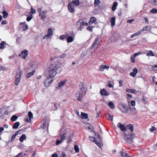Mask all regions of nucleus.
Returning a JSON list of instances; mask_svg holds the SVG:
<instances>
[{
  "mask_svg": "<svg viewBox=\"0 0 157 157\" xmlns=\"http://www.w3.org/2000/svg\"><path fill=\"white\" fill-rule=\"evenodd\" d=\"M56 69H47L45 71V74L47 78H52L54 77L57 72Z\"/></svg>",
  "mask_w": 157,
  "mask_h": 157,
  "instance_id": "obj_1",
  "label": "nucleus"
},
{
  "mask_svg": "<svg viewBox=\"0 0 157 157\" xmlns=\"http://www.w3.org/2000/svg\"><path fill=\"white\" fill-rule=\"evenodd\" d=\"M118 108L121 110V112L123 113H127L128 112L129 108L125 104H120L118 105Z\"/></svg>",
  "mask_w": 157,
  "mask_h": 157,
  "instance_id": "obj_2",
  "label": "nucleus"
},
{
  "mask_svg": "<svg viewBox=\"0 0 157 157\" xmlns=\"http://www.w3.org/2000/svg\"><path fill=\"white\" fill-rule=\"evenodd\" d=\"M60 140H56V144L58 145L63 142L64 140L66 139L67 134L65 130H64L62 134H61Z\"/></svg>",
  "mask_w": 157,
  "mask_h": 157,
  "instance_id": "obj_3",
  "label": "nucleus"
},
{
  "mask_svg": "<svg viewBox=\"0 0 157 157\" xmlns=\"http://www.w3.org/2000/svg\"><path fill=\"white\" fill-rule=\"evenodd\" d=\"M79 86L80 89L79 92H81V93L86 94L87 89L86 84L83 82H81L79 84Z\"/></svg>",
  "mask_w": 157,
  "mask_h": 157,
  "instance_id": "obj_4",
  "label": "nucleus"
},
{
  "mask_svg": "<svg viewBox=\"0 0 157 157\" xmlns=\"http://www.w3.org/2000/svg\"><path fill=\"white\" fill-rule=\"evenodd\" d=\"M21 72L20 69H19V70L17 72L15 76L16 79L15 81V84L16 86L18 85V82L20 81L21 76Z\"/></svg>",
  "mask_w": 157,
  "mask_h": 157,
  "instance_id": "obj_5",
  "label": "nucleus"
},
{
  "mask_svg": "<svg viewBox=\"0 0 157 157\" xmlns=\"http://www.w3.org/2000/svg\"><path fill=\"white\" fill-rule=\"evenodd\" d=\"M53 35V32L52 29L49 28L48 30V33L46 35L43 37V39H51Z\"/></svg>",
  "mask_w": 157,
  "mask_h": 157,
  "instance_id": "obj_6",
  "label": "nucleus"
},
{
  "mask_svg": "<svg viewBox=\"0 0 157 157\" xmlns=\"http://www.w3.org/2000/svg\"><path fill=\"white\" fill-rule=\"evenodd\" d=\"M38 11L39 13L40 16H41L42 19H44L46 17V16L45 14L47 13V10L42 11L41 8H39L38 10Z\"/></svg>",
  "mask_w": 157,
  "mask_h": 157,
  "instance_id": "obj_7",
  "label": "nucleus"
},
{
  "mask_svg": "<svg viewBox=\"0 0 157 157\" xmlns=\"http://www.w3.org/2000/svg\"><path fill=\"white\" fill-rule=\"evenodd\" d=\"M53 80L52 78H47L44 82L45 86L47 87L49 86L52 84Z\"/></svg>",
  "mask_w": 157,
  "mask_h": 157,
  "instance_id": "obj_8",
  "label": "nucleus"
},
{
  "mask_svg": "<svg viewBox=\"0 0 157 157\" xmlns=\"http://www.w3.org/2000/svg\"><path fill=\"white\" fill-rule=\"evenodd\" d=\"M119 34L117 33H113L111 37V39L113 42L116 41L119 37Z\"/></svg>",
  "mask_w": 157,
  "mask_h": 157,
  "instance_id": "obj_9",
  "label": "nucleus"
},
{
  "mask_svg": "<svg viewBox=\"0 0 157 157\" xmlns=\"http://www.w3.org/2000/svg\"><path fill=\"white\" fill-rule=\"evenodd\" d=\"M124 139L129 144H132V139L129 136V135H127L126 133H124Z\"/></svg>",
  "mask_w": 157,
  "mask_h": 157,
  "instance_id": "obj_10",
  "label": "nucleus"
},
{
  "mask_svg": "<svg viewBox=\"0 0 157 157\" xmlns=\"http://www.w3.org/2000/svg\"><path fill=\"white\" fill-rule=\"evenodd\" d=\"M117 127L120 128V130L123 132H125L126 130V128L125 127V125L122 124L121 123H118L117 125Z\"/></svg>",
  "mask_w": 157,
  "mask_h": 157,
  "instance_id": "obj_11",
  "label": "nucleus"
},
{
  "mask_svg": "<svg viewBox=\"0 0 157 157\" xmlns=\"http://www.w3.org/2000/svg\"><path fill=\"white\" fill-rule=\"evenodd\" d=\"M68 8L69 11L71 13H73L75 12V10L74 6L71 3H69L68 6Z\"/></svg>",
  "mask_w": 157,
  "mask_h": 157,
  "instance_id": "obj_12",
  "label": "nucleus"
},
{
  "mask_svg": "<svg viewBox=\"0 0 157 157\" xmlns=\"http://www.w3.org/2000/svg\"><path fill=\"white\" fill-rule=\"evenodd\" d=\"M67 81V79L64 80L63 81H61L59 82L56 86V87L58 89L60 88L62 86H63L65 83V82Z\"/></svg>",
  "mask_w": 157,
  "mask_h": 157,
  "instance_id": "obj_13",
  "label": "nucleus"
},
{
  "mask_svg": "<svg viewBox=\"0 0 157 157\" xmlns=\"http://www.w3.org/2000/svg\"><path fill=\"white\" fill-rule=\"evenodd\" d=\"M100 93L103 96H108L109 94V93L108 92L104 89H103L100 90Z\"/></svg>",
  "mask_w": 157,
  "mask_h": 157,
  "instance_id": "obj_14",
  "label": "nucleus"
},
{
  "mask_svg": "<svg viewBox=\"0 0 157 157\" xmlns=\"http://www.w3.org/2000/svg\"><path fill=\"white\" fill-rule=\"evenodd\" d=\"M99 40V38H97L96 39L92 45L91 47L93 48L96 47L97 46L98 44L100 43Z\"/></svg>",
  "mask_w": 157,
  "mask_h": 157,
  "instance_id": "obj_15",
  "label": "nucleus"
},
{
  "mask_svg": "<svg viewBox=\"0 0 157 157\" xmlns=\"http://www.w3.org/2000/svg\"><path fill=\"white\" fill-rule=\"evenodd\" d=\"M126 129H129L131 132H132L134 129V127L132 124H129L126 126Z\"/></svg>",
  "mask_w": 157,
  "mask_h": 157,
  "instance_id": "obj_16",
  "label": "nucleus"
},
{
  "mask_svg": "<svg viewBox=\"0 0 157 157\" xmlns=\"http://www.w3.org/2000/svg\"><path fill=\"white\" fill-rule=\"evenodd\" d=\"M22 25L23 30L24 31H25L28 29V27L27 24H25L24 22H21L20 23V25Z\"/></svg>",
  "mask_w": 157,
  "mask_h": 157,
  "instance_id": "obj_17",
  "label": "nucleus"
},
{
  "mask_svg": "<svg viewBox=\"0 0 157 157\" xmlns=\"http://www.w3.org/2000/svg\"><path fill=\"white\" fill-rule=\"evenodd\" d=\"M138 72V69H133V71L130 73V75L132 77H135Z\"/></svg>",
  "mask_w": 157,
  "mask_h": 157,
  "instance_id": "obj_18",
  "label": "nucleus"
},
{
  "mask_svg": "<svg viewBox=\"0 0 157 157\" xmlns=\"http://www.w3.org/2000/svg\"><path fill=\"white\" fill-rule=\"evenodd\" d=\"M28 54V52L26 50H25V51H22L21 53L22 58L24 59L25 58Z\"/></svg>",
  "mask_w": 157,
  "mask_h": 157,
  "instance_id": "obj_19",
  "label": "nucleus"
},
{
  "mask_svg": "<svg viewBox=\"0 0 157 157\" xmlns=\"http://www.w3.org/2000/svg\"><path fill=\"white\" fill-rule=\"evenodd\" d=\"M96 21V18L94 17H92L90 19V20L89 22V24L90 25L92 24Z\"/></svg>",
  "mask_w": 157,
  "mask_h": 157,
  "instance_id": "obj_20",
  "label": "nucleus"
},
{
  "mask_svg": "<svg viewBox=\"0 0 157 157\" xmlns=\"http://www.w3.org/2000/svg\"><path fill=\"white\" fill-rule=\"evenodd\" d=\"M6 45V42L3 41H2L0 44V49H3L5 48Z\"/></svg>",
  "mask_w": 157,
  "mask_h": 157,
  "instance_id": "obj_21",
  "label": "nucleus"
},
{
  "mask_svg": "<svg viewBox=\"0 0 157 157\" xmlns=\"http://www.w3.org/2000/svg\"><path fill=\"white\" fill-rule=\"evenodd\" d=\"M115 17H113L110 19L111 25L112 26H114L115 25Z\"/></svg>",
  "mask_w": 157,
  "mask_h": 157,
  "instance_id": "obj_22",
  "label": "nucleus"
},
{
  "mask_svg": "<svg viewBox=\"0 0 157 157\" xmlns=\"http://www.w3.org/2000/svg\"><path fill=\"white\" fill-rule=\"evenodd\" d=\"M81 118L82 119H87L88 118V114L83 112L81 113Z\"/></svg>",
  "mask_w": 157,
  "mask_h": 157,
  "instance_id": "obj_23",
  "label": "nucleus"
},
{
  "mask_svg": "<svg viewBox=\"0 0 157 157\" xmlns=\"http://www.w3.org/2000/svg\"><path fill=\"white\" fill-rule=\"evenodd\" d=\"M129 108L130 110L132 112L130 113V114L134 115L135 114V113L136 112V110L134 107H132L131 108L130 106H129Z\"/></svg>",
  "mask_w": 157,
  "mask_h": 157,
  "instance_id": "obj_24",
  "label": "nucleus"
},
{
  "mask_svg": "<svg viewBox=\"0 0 157 157\" xmlns=\"http://www.w3.org/2000/svg\"><path fill=\"white\" fill-rule=\"evenodd\" d=\"M105 117L107 119L111 121H113V117L110 114H106L105 115Z\"/></svg>",
  "mask_w": 157,
  "mask_h": 157,
  "instance_id": "obj_25",
  "label": "nucleus"
},
{
  "mask_svg": "<svg viewBox=\"0 0 157 157\" xmlns=\"http://www.w3.org/2000/svg\"><path fill=\"white\" fill-rule=\"evenodd\" d=\"M118 5V3L117 2H115L113 3V6L112 8V10L114 11L116 9V7Z\"/></svg>",
  "mask_w": 157,
  "mask_h": 157,
  "instance_id": "obj_26",
  "label": "nucleus"
},
{
  "mask_svg": "<svg viewBox=\"0 0 157 157\" xmlns=\"http://www.w3.org/2000/svg\"><path fill=\"white\" fill-rule=\"evenodd\" d=\"M109 66H106L104 64H102L100 65L99 69H109Z\"/></svg>",
  "mask_w": 157,
  "mask_h": 157,
  "instance_id": "obj_27",
  "label": "nucleus"
},
{
  "mask_svg": "<svg viewBox=\"0 0 157 157\" xmlns=\"http://www.w3.org/2000/svg\"><path fill=\"white\" fill-rule=\"evenodd\" d=\"M79 22H80V26L81 27L83 26H86L88 25V24L87 23H85V22L81 20H79Z\"/></svg>",
  "mask_w": 157,
  "mask_h": 157,
  "instance_id": "obj_28",
  "label": "nucleus"
},
{
  "mask_svg": "<svg viewBox=\"0 0 157 157\" xmlns=\"http://www.w3.org/2000/svg\"><path fill=\"white\" fill-rule=\"evenodd\" d=\"M19 125L20 123L19 122H16L14 124L13 126V129H17L18 128Z\"/></svg>",
  "mask_w": 157,
  "mask_h": 157,
  "instance_id": "obj_29",
  "label": "nucleus"
},
{
  "mask_svg": "<svg viewBox=\"0 0 157 157\" xmlns=\"http://www.w3.org/2000/svg\"><path fill=\"white\" fill-rule=\"evenodd\" d=\"M5 111V109L4 108H1L0 109V117L3 116L4 115Z\"/></svg>",
  "mask_w": 157,
  "mask_h": 157,
  "instance_id": "obj_30",
  "label": "nucleus"
},
{
  "mask_svg": "<svg viewBox=\"0 0 157 157\" xmlns=\"http://www.w3.org/2000/svg\"><path fill=\"white\" fill-rule=\"evenodd\" d=\"M126 91L129 93H133L134 94H136L137 91L135 89H128Z\"/></svg>",
  "mask_w": 157,
  "mask_h": 157,
  "instance_id": "obj_31",
  "label": "nucleus"
},
{
  "mask_svg": "<svg viewBox=\"0 0 157 157\" xmlns=\"http://www.w3.org/2000/svg\"><path fill=\"white\" fill-rule=\"evenodd\" d=\"M108 105L111 109H113L115 108L114 103L112 101H110L108 102Z\"/></svg>",
  "mask_w": 157,
  "mask_h": 157,
  "instance_id": "obj_32",
  "label": "nucleus"
},
{
  "mask_svg": "<svg viewBox=\"0 0 157 157\" xmlns=\"http://www.w3.org/2000/svg\"><path fill=\"white\" fill-rule=\"evenodd\" d=\"M26 136L25 134H22L21 136L20 137L19 140L21 142H22L24 140L26 139Z\"/></svg>",
  "mask_w": 157,
  "mask_h": 157,
  "instance_id": "obj_33",
  "label": "nucleus"
},
{
  "mask_svg": "<svg viewBox=\"0 0 157 157\" xmlns=\"http://www.w3.org/2000/svg\"><path fill=\"white\" fill-rule=\"evenodd\" d=\"M35 72V71L33 70L32 72L29 73L27 75V78H30L31 76H32L34 75Z\"/></svg>",
  "mask_w": 157,
  "mask_h": 157,
  "instance_id": "obj_34",
  "label": "nucleus"
},
{
  "mask_svg": "<svg viewBox=\"0 0 157 157\" xmlns=\"http://www.w3.org/2000/svg\"><path fill=\"white\" fill-rule=\"evenodd\" d=\"M18 117L16 115H13L11 118V120L12 121H14L18 118Z\"/></svg>",
  "mask_w": 157,
  "mask_h": 157,
  "instance_id": "obj_35",
  "label": "nucleus"
},
{
  "mask_svg": "<svg viewBox=\"0 0 157 157\" xmlns=\"http://www.w3.org/2000/svg\"><path fill=\"white\" fill-rule=\"evenodd\" d=\"M141 33V32L139 30L137 32L133 34L131 36V38H132L134 37H135V36H138Z\"/></svg>",
  "mask_w": 157,
  "mask_h": 157,
  "instance_id": "obj_36",
  "label": "nucleus"
},
{
  "mask_svg": "<svg viewBox=\"0 0 157 157\" xmlns=\"http://www.w3.org/2000/svg\"><path fill=\"white\" fill-rule=\"evenodd\" d=\"M73 4L76 6L78 5L79 4V0H73L72 1Z\"/></svg>",
  "mask_w": 157,
  "mask_h": 157,
  "instance_id": "obj_37",
  "label": "nucleus"
},
{
  "mask_svg": "<svg viewBox=\"0 0 157 157\" xmlns=\"http://www.w3.org/2000/svg\"><path fill=\"white\" fill-rule=\"evenodd\" d=\"M83 94L81 93V92H78L79 96L77 98V100L79 101H81V99L82 98V95Z\"/></svg>",
  "mask_w": 157,
  "mask_h": 157,
  "instance_id": "obj_38",
  "label": "nucleus"
},
{
  "mask_svg": "<svg viewBox=\"0 0 157 157\" xmlns=\"http://www.w3.org/2000/svg\"><path fill=\"white\" fill-rule=\"evenodd\" d=\"M25 155H26V154L22 152L18 154V155L15 156V157H23Z\"/></svg>",
  "mask_w": 157,
  "mask_h": 157,
  "instance_id": "obj_39",
  "label": "nucleus"
},
{
  "mask_svg": "<svg viewBox=\"0 0 157 157\" xmlns=\"http://www.w3.org/2000/svg\"><path fill=\"white\" fill-rule=\"evenodd\" d=\"M73 40V38L72 36H69L67 38V41L68 43H70L72 42Z\"/></svg>",
  "mask_w": 157,
  "mask_h": 157,
  "instance_id": "obj_40",
  "label": "nucleus"
},
{
  "mask_svg": "<svg viewBox=\"0 0 157 157\" xmlns=\"http://www.w3.org/2000/svg\"><path fill=\"white\" fill-rule=\"evenodd\" d=\"M2 14H3V17L4 18H6L8 14V13L5 11L3 12Z\"/></svg>",
  "mask_w": 157,
  "mask_h": 157,
  "instance_id": "obj_41",
  "label": "nucleus"
},
{
  "mask_svg": "<svg viewBox=\"0 0 157 157\" xmlns=\"http://www.w3.org/2000/svg\"><path fill=\"white\" fill-rule=\"evenodd\" d=\"M147 56H154V53L151 51H149L147 54Z\"/></svg>",
  "mask_w": 157,
  "mask_h": 157,
  "instance_id": "obj_42",
  "label": "nucleus"
},
{
  "mask_svg": "<svg viewBox=\"0 0 157 157\" xmlns=\"http://www.w3.org/2000/svg\"><path fill=\"white\" fill-rule=\"evenodd\" d=\"M74 149L76 152H78L79 151V149L78 146L75 145L74 146Z\"/></svg>",
  "mask_w": 157,
  "mask_h": 157,
  "instance_id": "obj_43",
  "label": "nucleus"
},
{
  "mask_svg": "<svg viewBox=\"0 0 157 157\" xmlns=\"http://www.w3.org/2000/svg\"><path fill=\"white\" fill-rule=\"evenodd\" d=\"M150 12L152 13H157V9L155 8L151 10Z\"/></svg>",
  "mask_w": 157,
  "mask_h": 157,
  "instance_id": "obj_44",
  "label": "nucleus"
},
{
  "mask_svg": "<svg viewBox=\"0 0 157 157\" xmlns=\"http://www.w3.org/2000/svg\"><path fill=\"white\" fill-rule=\"evenodd\" d=\"M28 114L29 117V118H30V119H31L33 118V114L31 112H29Z\"/></svg>",
  "mask_w": 157,
  "mask_h": 157,
  "instance_id": "obj_45",
  "label": "nucleus"
},
{
  "mask_svg": "<svg viewBox=\"0 0 157 157\" xmlns=\"http://www.w3.org/2000/svg\"><path fill=\"white\" fill-rule=\"evenodd\" d=\"M148 28V26H146L144 27L140 31L141 32V33H142V32L147 30V29Z\"/></svg>",
  "mask_w": 157,
  "mask_h": 157,
  "instance_id": "obj_46",
  "label": "nucleus"
},
{
  "mask_svg": "<svg viewBox=\"0 0 157 157\" xmlns=\"http://www.w3.org/2000/svg\"><path fill=\"white\" fill-rule=\"evenodd\" d=\"M151 2L154 5H157V1L156 0H151Z\"/></svg>",
  "mask_w": 157,
  "mask_h": 157,
  "instance_id": "obj_47",
  "label": "nucleus"
},
{
  "mask_svg": "<svg viewBox=\"0 0 157 157\" xmlns=\"http://www.w3.org/2000/svg\"><path fill=\"white\" fill-rule=\"evenodd\" d=\"M110 81H108L107 82V86H108L109 87H112V88H113V86L110 83Z\"/></svg>",
  "mask_w": 157,
  "mask_h": 157,
  "instance_id": "obj_48",
  "label": "nucleus"
},
{
  "mask_svg": "<svg viewBox=\"0 0 157 157\" xmlns=\"http://www.w3.org/2000/svg\"><path fill=\"white\" fill-rule=\"evenodd\" d=\"M100 3V0H95L94 2V5L97 6Z\"/></svg>",
  "mask_w": 157,
  "mask_h": 157,
  "instance_id": "obj_49",
  "label": "nucleus"
},
{
  "mask_svg": "<svg viewBox=\"0 0 157 157\" xmlns=\"http://www.w3.org/2000/svg\"><path fill=\"white\" fill-rule=\"evenodd\" d=\"M156 130V128L153 126H152L151 128L150 129V130L151 132H153L154 131Z\"/></svg>",
  "mask_w": 157,
  "mask_h": 157,
  "instance_id": "obj_50",
  "label": "nucleus"
},
{
  "mask_svg": "<svg viewBox=\"0 0 157 157\" xmlns=\"http://www.w3.org/2000/svg\"><path fill=\"white\" fill-rule=\"evenodd\" d=\"M94 27L93 26H89L86 28V29L87 30L90 31H92V28Z\"/></svg>",
  "mask_w": 157,
  "mask_h": 157,
  "instance_id": "obj_51",
  "label": "nucleus"
},
{
  "mask_svg": "<svg viewBox=\"0 0 157 157\" xmlns=\"http://www.w3.org/2000/svg\"><path fill=\"white\" fill-rule=\"evenodd\" d=\"M33 17L32 15H31L30 16H29V17H27V18H26V20L28 21H30L32 19V18H33Z\"/></svg>",
  "mask_w": 157,
  "mask_h": 157,
  "instance_id": "obj_52",
  "label": "nucleus"
},
{
  "mask_svg": "<svg viewBox=\"0 0 157 157\" xmlns=\"http://www.w3.org/2000/svg\"><path fill=\"white\" fill-rule=\"evenodd\" d=\"M67 36L65 35H62L59 36V39L61 40H63Z\"/></svg>",
  "mask_w": 157,
  "mask_h": 157,
  "instance_id": "obj_53",
  "label": "nucleus"
},
{
  "mask_svg": "<svg viewBox=\"0 0 157 157\" xmlns=\"http://www.w3.org/2000/svg\"><path fill=\"white\" fill-rule=\"evenodd\" d=\"M134 56H132L131 57V61L132 63H134L135 61Z\"/></svg>",
  "mask_w": 157,
  "mask_h": 157,
  "instance_id": "obj_54",
  "label": "nucleus"
},
{
  "mask_svg": "<svg viewBox=\"0 0 157 157\" xmlns=\"http://www.w3.org/2000/svg\"><path fill=\"white\" fill-rule=\"evenodd\" d=\"M46 127V122H43V123L42 124V125H41V128H44Z\"/></svg>",
  "mask_w": 157,
  "mask_h": 157,
  "instance_id": "obj_55",
  "label": "nucleus"
},
{
  "mask_svg": "<svg viewBox=\"0 0 157 157\" xmlns=\"http://www.w3.org/2000/svg\"><path fill=\"white\" fill-rule=\"evenodd\" d=\"M95 110L97 111V117H98L99 116V115H100V114L101 113V111L100 110H99L98 111H97V108H96Z\"/></svg>",
  "mask_w": 157,
  "mask_h": 157,
  "instance_id": "obj_56",
  "label": "nucleus"
},
{
  "mask_svg": "<svg viewBox=\"0 0 157 157\" xmlns=\"http://www.w3.org/2000/svg\"><path fill=\"white\" fill-rule=\"evenodd\" d=\"M134 134L133 133H131L129 135V136L130 137V138H131L132 139H132H133L134 138Z\"/></svg>",
  "mask_w": 157,
  "mask_h": 157,
  "instance_id": "obj_57",
  "label": "nucleus"
},
{
  "mask_svg": "<svg viewBox=\"0 0 157 157\" xmlns=\"http://www.w3.org/2000/svg\"><path fill=\"white\" fill-rule=\"evenodd\" d=\"M16 136L15 135V134L13 135L12 136V137H11V142H13L14 140H15V138H16Z\"/></svg>",
  "mask_w": 157,
  "mask_h": 157,
  "instance_id": "obj_58",
  "label": "nucleus"
},
{
  "mask_svg": "<svg viewBox=\"0 0 157 157\" xmlns=\"http://www.w3.org/2000/svg\"><path fill=\"white\" fill-rule=\"evenodd\" d=\"M66 55L65 53L63 54H61L59 56V58H63L66 57Z\"/></svg>",
  "mask_w": 157,
  "mask_h": 157,
  "instance_id": "obj_59",
  "label": "nucleus"
},
{
  "mask_svg": "<svg viewBox=\"0 0 157 157\" xmlns=\"http://www.w3.org/2000/svg\"><path fill=\"white\" fill-rule=\"evenodd\" d=\"M141 54V52H138L137 53H135L133 55V56H134L135 57H136L137 56L140 55Z\"/></svg>",
  "mask_w": 157,
  "mask_h": 157,
  "instance_id": "obj_60",
  "label": "nucleus"
},
{
  "mask_svg": "<svg viewBox=\"0 0 157 157\" xmlns=\"http://www.w3.org/2000/svg\"><path fill=\"white\" fill-rule=\"evenodd\" d=\"M119 86H122L123 85V81L122 80H121L119 82Z\"/></svg>",
  "mask_w": 157,
  "mask_h": 157,
  "instance_id": "obj_61",
  "label": "nucleus"
},
{
  "mask_svg": "<svg viewBox=\"0 0 157 157\" xmlns=\"http://www.w3.org/2000/svg\"><path fill=\"white\" fill-rule=\"evenodd\" d=\"M135 101H132L130 102L131 105L132 106H135Z\"/></svg>",
  "mask_w": 157,
  "mask_h": 157,
  "instance_id": "obj_62",
  "label": "nucleus"
},
{
  "mask_svg": "<svg viewBox=\"0 0 157 157\" xmlns=\"http://www.w3.org/2000/svg\"><path fill=\"white\" fill-rule=\"evenodd\" d=\"M95 144H96L99 147H101V144L100 143L97 142L96 141Z\"/></svg>",
  "mask_w": 157,
  "mask_h": 157,
  "instance_id": "obj_63",
  "label": "nucleus"
},
{
  "mask_svg": "<svg viewBox=\"0 0 157 157\" xmlns=\"http://www.w3.org/2000/svg\"><path fill=\"white\" fill-rule=\"evenodd\" d=\"M89 138H90V140H91L92 141H93L94 142H95L96 141L95 140V138L93 136H90Z\"/></svg>",
  "mask_w": 157,
  "mask_h": 157,
  "instance_id": "obj_64",
  "label": "nucleus"
}]
</instances>
